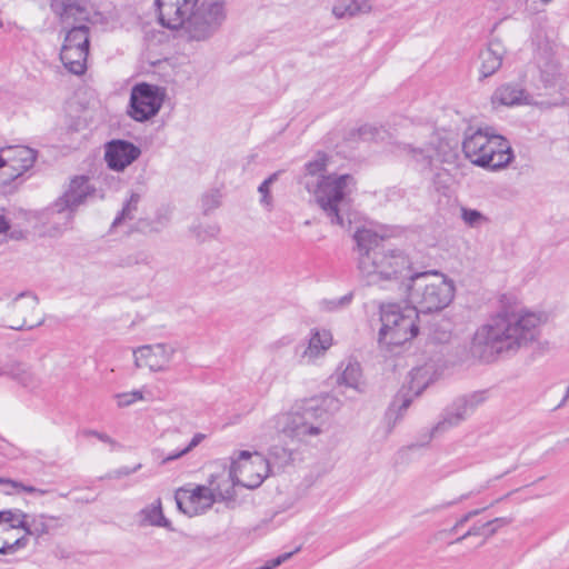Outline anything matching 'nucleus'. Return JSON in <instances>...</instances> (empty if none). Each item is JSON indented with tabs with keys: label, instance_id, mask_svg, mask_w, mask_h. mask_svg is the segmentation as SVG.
<instances>
[{
	"label": "nucleus",
	"instance_id": "f257e3e1",
	"mask_svg": "<svg viewBox=\"0 0 569 569\" xmlns=\"http://www.w3.org/2000/svg\"><path fill=\"white\" fill-rule=\"evenodd\" d=\"M338 409L339 400L326 396L297 401L290 409L276 415L270 423L282 437L284 446H271L270 458L279 466L291 462L295 452L301 446L308 445L312 438H317L326 431L330 416Z\"/></svg>",
	"mask_w": 569,
	"mask_h": 569
},
{
	"label": "nucleus",
	"instance_id": "f03ea898",
	"mask_svg": "<svg viewBox=\"0 0 569 569\" xmlns=\"http://www.w3.org/2000/svg\"><path fill=\"white\" fill-rule=\"evenodd\" d=\"M547 321L542 312L525 308L505 310L480 326L473 335L471 351L485 361L512 352L536 341Z\"/></svg>",
	"mask_w": 569,
	"mask_h": 569
},
{
	"label": "nucleus",
	"instance_id": "7ed1b4c3",
	"mask_svg": "<svg viewBox=\"0 0 569 569\" xmlns=\"http://www.w3.org/2000/svg\"><path fill=\"white\" fill-rule=\"evenodd\" d=\"M226 0H156L159 20L187 41H207L226 19Z\"/></svg>",
	"mask_w": 569,
	"mask_h": 569
},
{
	"label": "nucleus",
	"instance_id": "20e7f679",
	"mask_svg": "<svg viewBox=\"0 0 569 569\" xmlns=\"http://www.w3.org/2000/svg\"><path fill=\"white\" fill-rule=\"evenodd\" d=\"M327 162L328 158L319 153L306 163L303 186L330 222L343 227L345 214L349 211L351 197L357 190V181L348 173L325 174Z\"/></svg>",
	"mask_w": 569,
	"mask_h": 569
},
{
	"label": "nucleus",
	"instance_id": "39448f33",
	"mask_svg": "<svg viewBox=\"0 0 569 569\" xmlns=\"http://www.w3.org/2000/svg\"><path fill=\"white\" fill-rule=\"evenodd\" d=\"M407 302L417 313H432L446 309L453 300L456 286L452 279L436 271L413 272L402 282Z\"/></svg>",
	"mask_w": 569,
	"mask_h": 569
},
{
	"label": "nucleus",
	"instance_id": "423d86ee",
	"mask_svg": "<svg viewBox=\"0 0 569 569\" xmlns=\"http://www.w3.org/2000/svg\"><path fill=\"white\" fill-rule=\"evenodd\" d=\"M412 260L399 248L381 249L372 256L366 254L359 262V274L369 286L386 287L389 283L409 280L412 271Z\"/></svg>",
	"mask_w": 569,
	"mask_h": 569
},
{
	"label": "nucleus",
	"instance_id": "0eeeda50",
	"mask_svg": "<svg viewBox=\"0 0 569 569\" xmlns=\"http://www.w3.org/2000/svg\"><path fill=\"white\" fill-rule=\"evenodd\" d=\"M462 150L473 164L493 170L508 166L513 158L508 141L488 128L466 131Z\"/></svg>",
	"mask_w": 569,
	"mask_h": 569
},
{
	"label": "nucleus",
	"instance_id": "6e6552de",
	"mask_svg": "<svg viewBox=\"0 0 569 569\" xmlns=\"http://www.w3.org/2000/svg\"><path fill=\"white\" fill-rule=\"evenodd\" d=\"M418 313L410 305L385 303L380 307L381 328L379 343L383 347H397L410 341L418 333Z\"/></svg>",
	"mask_w": 569,
	"mask_h": 569
},
{
	"label": "nucleus",
	"instance_id": "1a4fd4ad",
	"mask_svg": "<svg viewBox=\"0 0 569 569\" xmlns=\"http://www.w3.org/2000/svg\"><path fill=\"white\" fill-rule=\"evenodd\" d=\"M89 29L84 24L72 27L66 34L60 51L63 66L74 74H82L87 69L89 52Z\"/></svg>",
	"mask_w": 569,
	"mask_h": 569
},
{
	"label": "nucleus",
	"instance_id": "9d476101",
	"mask_svg": "<svg viewBox=\"0 0 569 569\" xmlns=\"http://www.w3.org/2000/svg\"><path fill=\"white\" fill-rule=\"evenodd\" d=\"M2 321L13 330L33 329L43 322L38 309V299L33 295L21 293L6 308Z\"/></svg>",
	"mask_w": 569,
	"mask_h": 569
},
{
	"label": "nucleus",
	"instance_id": "9b49d317",
	"mask_svg": "<svg viewBox=\"0 0 569 569\" xmlns=\"http://www.w3.org/2000/svg\"><path fill=\"white\" fill-rule=\"evenodd\" d=\"M238 486L253 489L259 487L269 473V462L259 452L241 451L231 463Z\"/></svg>",
	"mask_w": 569,
	"mask_h": 569
},
{
	"label": "nucleus",
	"instance_id": "f8f14e48",
	"mask_svg": "<svg viewBox=\"0 0 569 569\" xmlns=\"http://www.w3.org/2000/svg\"><path fill=\"white\" fill-rule=\"evenodd\" d=\"M164 89L149 83H139L130 96V116L136 121H146L154 117L164 100Z\"/></svg>",
	"mask_w": 569,
	"mask_h": 569
},
{
	"label": "nucleus",
	"instance_id": "ddd939ff",
	"mask_svg": "<svg viewBox=\"0 0 569 569\" xmlns=\"http://www.w3.org/2000/svg\"><path fill=\"white\" fill-rule=\"evenodd\" d=\"M174 500L178 510L190 518L204 515L217 503L207 485L191 482L176 489Z\"/></svg>",
	"mask_w": 569,
	"mask_h": 569
},
{
	"label": "nucleus",
	"instance_id": "4468645a",
	"mask_svg": "<svg viewBox=\"0 0 569 569\" xmlns=\"http://www.w3.org/2000/svg\"><path fill=\"white\" fill-rule=\"evenodd\" d=\"M37 159L36 150L24 146H7L0 148V178L8 183L33 167Z\"/></svg>",
	"mask_w": 569,
	"mask_h": 569
},
{
	"label": "nucleus",
	"instance_id": "2eb2a0df",
	"mask_svg": "<svg viewBox=\"0 0 569 569\" xmlns=\"http://www.w3.org/2000/svg\"><path fill=\"white\" fill-rule=\"evenodd\" d=\"M22 526L23 511H0V553H13L28 545Z\"/></svg>",
	"mask_w": 569,
	"mask_h": 569
},
{
	"label": "nucleus",
	"instance_id": "dca6fc26",
	"mask_svg": "<svg viewBox=\"0 0 569 569\" xmlns=\"http://www.w3.org/2000/svg\"><path fill=\"white\" fill-rule=\"evenodd\" d=\"M176 348L170 343H154L141 346L133 350L137 368H146L150 371H166L169 369Z\"/></svg>",
	"mask_w": 569,
	"mask_h": 569
},
{
	"label": "nucleus",
	"instance_id": "f3484780",
	"mask_svg": "<svg viewBox=\"0 0 569 569\" xmlns=\"http://www.w3.org/2000/svg\"><path fill=\"white\" fill-rule=\"evenodd\" d=\"M92 189L86 177L73 178L63 194L52 204L56 213L67 212L66 219L69 222L72 219L73 211L84 202L87 197L91 194Z\"/></svg>",
	"mask_w": 569,
	"mask_h": 569
},
{
	"label": "nucleus",
	"instance_id": "a211bd4d",
	"mask_svg": "<svg viewBox=\"0 0 569 569\" xmlns=\"http://www.w3.org/2000/svg\"><path fill=\"white\" fill-rule=\"evenodd\" d=\"M140 154V148L126 140H112L106 144L104 159L114 171H123Z\"/></svg>",
	"mask_w": 569,
	"mask_h": 569
},
{
	"label": "nucleus",
	"instance_id": "6ab92c4d",
	"mask_svg": "<svg viewBox=\"0 0 569 569\" xmlns=\"http://www.w3.org/2000/svg\"><path fill=\"white\" fill-rule=\"evenodd\" d=\"M485 393H472L468 397L458 399L452 408L446 413L442 421L439 422L437 429L445 430L450 427L458 426L466 420L476 408L485 401Z\"/></svg>",
	"mask_w": 569,
	"mask_h": 569
},
{
	"label": "nucleus",
	"instance_id": "aec40b11",
	"mask_svg": "<svg viewBox=\"0 0 569 569\" xmlns=\"http://www.w3.org/2000/svg\"><path fill=\"white\" fill-rule=\"evenodd\" d=\"M333 343L332 333L327 329H312L307 346L299 356L300 362L312 365L325 357Z\"/></svg>",
	"mask_w": 569,
	"mask_h": 569
},
{
	"label": "nucleus",
	"instance_id": "412c9836",
	"mask_svg": "<svg viewBox=\"0 0 569 569\" xmlns=\"http://www.w3.org/2000/svg\"><path fill=\"white\" fill-rule=\"evenodd\" d=\"M206 485L213 493L214 501L221 502L234 498V488L238 486V481L230 467L228 470L222 469L220 472L211 475Z\"/></svg>",
	"mask_w": 569,
	"mask_h": 569
},
{
	"label": "nucleus",
	"instance_id": "4be33fe9",
	"mask_svg": "<svg viewBox=\"0 0 569 569\" xmlns=\"http://www.w3.org/2000/svg\"><path fill=\"white\" fill-rule=\"evenodd\" d=\"M337 386L360 391L365 385L363 372L359 361L348 358L339 363L335 372Z\"/></svg>",
	"mask_w": 569,
	"mask_h": 569
},
{
	"label": "nucleus",
	"instance_id": "5701e85b",
	"mask_svg": "<svg viewBox=\"0 0 569 569\" xmlns=\"http://www.w3.org/2000/svg\"><path fill=\"white\" fill-rule=\"evenodd\" d=\"M62 521L60 517L46 513L28 515L23 512V532L26 537L40 538L49 535L51 531L60 528Z\"/></svg>",
	"mask_w": 569,
	"mask_h": 569
},
{
	"label": "nucleus",
	"instance_id": "b1692460",
	"mask_svg": "<svg viewBox=\"0 0 569 569\" xmlns=\"http://www.w3.org/2000/svg\"><path fill=\"white\" fill-rule=\"evenodd\" d=\"M373 11L372 0H335L331 13L338 20L368 16Z\"/></svg>",
	"mask_w": 569,
	"mask_h": 569
},
{
	"label": "nucleus",
	"instance_id": "393cba45",
	"mask_svg": "<svg viewBox=\"0 0 569 569\" xmlns=\"http://www.w3.org/2000/svg\"><path fill=\"white\" fill-rule=\"evenodd\" d=\"M386 237V233L378 232L370 228L357 229L353 236L357 244V268H359V262L366 254L372 256L380 250L379 243Z\"/></svg>",
	"mask_w": 569,
	"mask_h": 569
},
{
	"label": "nucleus",
	"instance_id": "a878e982",
	"mask_svg": "<svg viewBox=\"0 0 569 569\" xmlns=\"http://www.w3.org/2000/svg\"><path fill=\"white\" fill-rule=\"evenodd\" d=\"M51 9L66 24L88 20L89 12L80 0H51Z\"/></svg>",
	"mask_w": 569,
	"mask_h": 569
},
{
	"label": "nucleus",
	"instance_id": "bb28decb",
	"mask_svg": "<svg viewBox=\"0 0 569 569\" xmlns=\"http://www.w3.org/2000/svg\"><path fill=\"white\" fill-rule=\"evenodd\" d=\"M491 102L495 107H513L529 103L525 91L520 87L512 84H503L497 88L492 94Z\"/></svg>",
	"mask_w": 569,
	"mask_h": 569
},
{
	"label": "nucleus",
	"instance_id": "cd10ccee",
	"mask_svg": "<svg viewBox=\"0 0 569 569\" xmlns=\"http://www.w3.org/2000/svg\"><path fill=\"white\" fill-rule=\"evenodd\" d=\"M140 523L172 530L171 521L163 515L161 499H156L139 512Z\"/></svg>",
	"mask_w": 569,
	"mask_h": 569
},
{
	"label": "nucleus",
	"instance_id": "c85d7f7f",
	"mask_svg": "<svg viewBox=\"0 0 569 569\" xmlns=\"http://www.w3.org/2000/svg\"><path fill=\"white\" fill-rule=\"evenodd\" d=\"M480 59V73L482 77L493 74L502 63V47L499 42H491L479 54Z\"/></svg>",
	"mask_w": 569,
	"mask_h": 569
},
{
	"label": "nucleus",
	"instance_id": "c756f323",
	"mask_svg": "<svg viewBox=\"0 0 569 569\" xmlns=\"http://www.w3.org/2000/svg\"><path fill=\"white\" fill-rule=\"evenodd\" d=\"M436 372L437 368L435 363H426L412 369L410 372L409 392L419 396L432 381Z\"/></svg>",
	"mask_w": 569,
	"mask_h": 569
},
{
	"label": "nucleus",
	"instance_id": "7c9ffc66",
	"mask_svg": "<svg viewBox=\"0 0 569 569\" xmlns=\"http://www.w3.org/2000/svg\"><path fill=\"white\" fill-rule=\"evenodd\" d=\"M510 521V519L502 517L490 520L481 526H473L463 536L458 538L456 542H460L470 536H485V539H487L488 537L495 535L500 527L509 525Z\"/></svg>",
	"mask_w": 569,
	"mask_h": 569
},
{
	"label": "nucleus",
	"instance_id": "2f4dec72",
	"mask_svg": "<svg viewBox=\"0 0 569 569\" xmlns=\"http://www.w3.org/2000/svg\"><path fill=\"white\" fill-rule=\"evenodd\" d=\"M11 375L24 388L34 389L40 385L39 377L24 365L13 366Z\"/></svg>",
	"mask_w": 569,
	"mask_h": 569
},
{
	"label": "nucleus",
	"instance_id": "473e14b6",
	"mask_svg": "<svg viewBox=\"0 0 569 569\" xmlns=\"http://www.w3.org/2000/svg\"><path fill=\"white\" fill-rule=\"evenodd\" d=\"M411 401H412L411 396H409L407 393L398 395L387 412V418L393 419V421L399 419L401 417L402 412L408 409Z\"/></svg>",
	"mask_w": 569,
	"mask_h": 569
},
{
	"label": "nucleus",
	"instance_id": "72a5a7b5",
	"mask_svg": "<svg viewBox=\"0 0 569 569\" xmlns=\"http://www.w3.org/2000/svg\"><path fill=\"white\" fill-rule=\"evenodd\" d=\"M0 485L7 487V489H6L7 493L24 491V492H28V493H37V495H41L42 496V495H44L47 492L46 490L38 489L36 487H32V486H24L21 482L13 481V480L6 479V478H0Z\"/></svg>",
	"mask_w": 569,
	"mask_h": 569
},
{
	"label": "nucleus",
	"instance_id": "f704fd0d",
	"mask_svg": "<svg viewBox=\"0 0 569 569\" xmlns=\"http://www.w3.org/2000/svg\"><path fill=\"white\" fill-rule=\"evenodd\" d=\"M117 405L120 408L131 406L138 401L144 400L146 397L141 390L117 393L114 396Z\"/></svg>",
	"mask_w": 569,
	"mask_h": 569
},
{
	"label": "nucleus",
	"instance_id": "c9c22d12",
	"mask_svg": "<svg viewBox=\"0 0 569 569\" xmlns=\"http://www.w3.org/2000/svg\"><path fill=\"white\" fill-rule=\"evenodd\" d=\"M278 178L277 173L271 174L268 179H266L259 187L258 191L260 193V203L268 209L272 207V197L270 194V186Z\"/></svg>",
	"mask_w": 569,
	"mask_h": 569
},
{
	"label": "nucleus",
	"instance_id": "e433bc0d",
	"mask_svg": "<svg viewBox=\"0 0 569 569\" xmlns=\"http://www.w3.org/2000/svg\"><path fill=\"white\" fill-rule=\"evenodd\" d=\"M461 219L472 228L479 227L486 220L480 211L469 208H461Z\"/></svg>",
	"mask_w": 569,
	"mask_h": 569
},
{
	"label": "nucleus",
	"instance_id": "4c0bfd02",
	"mask_svg": "<svg viewBox=\"0 0 569 569\" xmlns=\"http://www.w3.org/2000/svg\"><path fill=\"white\" fill-rule=\"evenodd\" d=\"M139 200V194L132 193L128 202L124 204L120 217L114 220V224L119 223L121 220L131 219L133 212L137 211Z\"/></svg>",
	"mask_w": 569,
	"mask_h": 569
},
{
	"label": "nucleus",
	"instance_id": "58836bf2",
	"mask_svg": "<svg viewBox=\"0 0 569 569\" xmlns=\"http://www.w3.org/2000/svg\"><path fill=\"white\" fill-rule=\"evenodd\" d=\"M202 439H203V435H201V433L194 435L192 440L189 442V445L187 447H184L182 450H180L176 453H171V455L167 456L163 459V462L172 461V460H176V459L184 456L186 453L191 451L194 447H197L202 441Z\"/></svg>",
	"mask_w": 569,
	"mask_h": 569
},
{
	"label": "nucleus",
	"instance_id": "ea45409f",
	"mask_svg": "<svg viewBox=\"0 0 569 569\" xmlns=\"http://www.w3.org/2000/svg\"><path fill=\"white\" fill-rule=\"evenodd\" d=\"M350 301H351V296L348 295V296H343L339 299L325 301L323 308L328 311H335V310H338L339 308H342V307L349 305Z\"/></svg>",
	"mask_w": 569,
	"mask_h": 569
},
{
	"label": "nucleus",
	"instance_id": "a19ab883",
	"mask_svg": "<svg viewBox=\"0 0 569 569\" xmlns=\"http://www.w3.org/2000/svg\"><path fill=\"white\" fill-rule=\"evenodd\" d=\"M141 468V465H137L136 467L133 468H129V467H122L118 470H114L112 473H110V478H121V477H126V476H129L131 473H134L136 471H138L139 469Z\"/></svg>",
	"mask_w": 569,
	"mask_h": 569
},
{
	"label": "nucleus",
	"instance_id": "79ce46f5",
	"mask_svg": "<svg viewBox=\"0 0 569 569\" xmlns=\"http://www.w3.org/2000/svg\"><path fill=\"white\" fill-rule=\"evenodd\" d=\"M479 513V510H473L468 513H466L463 517H461L456 525L452 528V531H457L458 528L462 527L465 523H467L472 517L477 516Z\"/></svg>",
	"mask_w": 569,
	"mask_h": 569
},
{
	"label": "nucleus",
	"instance_id": "37998d69",
	"mask_svg": "<svg viewBox=\"0 0 569 569\" xmlns=\"http://www.w3.org/2000/svg\"><path fill=\"white\" fill-rule=\"evenodd\" d=\"M89 435L96 437L97 439H99L100 441L102 442H106V443H109L111 446H114V440H112L107 433H101V432H98V431H90Z\"/></svg>",
	"mask_w": 569,
	"mask_h": 569
},
{
	"label": "nucleus",
	"instance_id": "c03bdc74",
	"mask_svg": "<svg viewBox=\"0 0 569 569\" xmlns=\"http://www.w3.org/2000/svg\"><path fill=\"white\" fill-rule=\"evenodd\" d=\"M9 222L7 219L0 214V233L6 232L9 229Z\"/></svg>",
	"mask_w": 569,
	"mask_h": 569
},
{
	"label": "nucleus",
	"instance_id": "a18cd8bd",
	"mask_svg": "<svg viewBox=\"0 0 569 569\" xmlns=\"http://www.w3.org/2000/svg\"><path fill=\"white\" fill-rule=\"evenodd\" d=\"M372 129L370 127H363L360 130V134L366 138V136L371 131Z\"/></svg>",
	"mask_w": 569,
	"mask_h": 569
},
{
	"label": "nucleus",
	"instance_id": "49530a36",
	"mask_svg": "<svg viewBox=\"0 0 569 569\" xmlns=\"http://www.w3.org/2000/svg\"><path fill=\"white\" fill-rule=\"evenodd\" d=\"M211 201H212V203H211V206L209 207V209H211V208H213V207H217V206H218V203H219V202H218V200H217L214 197H212V198H211Z\"/></svg>",
	"mask_w": 569,
	"mask_h": 569
},
{
	"label": "nucleus",
	"instance_id": "de8ad7c7",
	"mask_svg": "<svg viewBox=\"0 0 569 569\" xmlns=\"http://www.w3.org/2000/svg\"><path fill=\"white\" fill-rule=\"evenodd\" d=\"M543 3H549L551 2L552 0H541Z\"/></svg>",
	"mask_w": 569,
	"mask_h": 569
}]
</instances>
